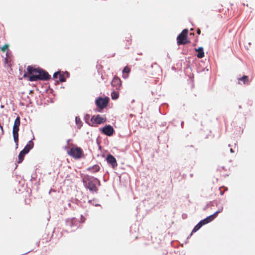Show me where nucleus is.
<instances>
[{
	"instance_id": "f257e3e1",
	"label": "nucleus",
	"mask_w": 255,
	"mask_h": 255,
	"mask_svg": "<svg viewBox=\"0 0 255 255\" xmlns=\"http://www.w3.org/2000/svg\"><path fill=\"white\" fill-rule=\"evenodd\" d=\"M27 74L23 75L24 78H28L30 81H37L39 80H47L50 78V75L47 72L40 68H36L32 66L27 67Z\"/></svg>"
},
{
	"instance_id": "f03ea898",
	"label": "nucleus",
	"mask_w": 255,
	"mask_h": 255,
	"mask_svg": "<svg viewBox=\"0 0 255 255\" xmlns=\"http://www.w3.org/2000/svg\"><path fill=\"white\" fill-rule=\"evenodd\" d=\"M82 181L84 186L88 188L93 192H97L98 188L96 186V183L98 182L100 184L99 180L96 178L89 175H85L82 178Z\"/></svg>"
},
{
	"instance_id": "7ed1b4c3",
	"label": "nucleus",
	"mask_w": 255,
	"mask_h": 255,
	"mask_svg": "<svg viewBox=\"0 0 255 255\" xmlns=\"http://www.w3.org/2000/svg\"><path fill=\"white\" fill-rule=\"evenodd\" d=\"M188 29H184L177 36V43L178 45H185L190 42V40L188 39Z\"/></svg>"
},
{
	"instance_id": "20e7f679",
	"label": "nucleus",
	"mask_w": 255,
	"mask_h": 255,
	"mask_svg": "<svg viewBox=\"0 0 255 255\" xmlns=\"http://www.w3.org/2000/svg\"><path fill=\"white\" fill-rule=\"evenodd\" d=\"M67 153L69 155L75 159H79L82 157L83 152L80 147H73L69 150L67 151Z\"/></svg>"
},
{
	"instance_id": "39448f33",
	"label": "nucleus",
	"mask_w": 255,
	"mask_h": 255,
	"mask_svg": "<svg viewBox=\"0 0 255 255\" xmlns=\"http://www.w3.org/2000/svg\"><path fill=\"white\" fill-rule=\"evenodd\" d=\"M107 119L105 116H101L100 115H94L92 117L91 119V122L92 123V125H90L92 126H94V124L96 125H100L103 123H104L106 122Z\"/></svg>"
},
{
	"instance_id": "423d86ee",
	"label": "nucleus",
	"mask_w": 255,
	"mask_h": 255,
	"mask_svg": "<svg viewBox=\"0 0 255 255\" xmlns=\"http://www.w3.org/2000/svg\"><path fill=\"white\" fill-rule=\"evenodd\" d=\"M109 101V99L108 97H105L104 98L100 97L96 101V104L99 108L101 109H103L105 108Z\"/></svg>"
},
{
	"instance_id": "0eeeda50",
	"label": "nucleus",
	"mask_w": 255,
	"mask_h": 255,
	"mask_svg": "<svg viewBox=\"0 0 255 255\" xmlns=\"http://www.w3.org/2000/svg\"><path fill=\"white\" fill-rule=\"evenodd\" d=\"M113 90L119 91L122 87V81L117 76H115L111 82Z\"/></svg>"
},
{
	"instance_id": "6e6552de",
	"label": "nucleus",
	"mask_w": 255,
	"mask_h": 255,
	"mask_svg": "<svg viewBox=\"0 0 255 255\" xmlns=\"http://www.w3.org/2000/svg\"><path fill=\"white\" fill-rule=\"evenodd\" d=\"M100 130L103 134L109 136H112L114 132V128L111 125H107Z\"/></svg>"
},
{
	"instance_id": "1a4fd4ad",
	"label": "nucleus",
	"mask_w": 255,
	"mask_h": 255,
	"mask_svg": "<svg viewBox=\"0 0 255 255\" xmlns=\"http://www.w3.org/2000/svg\"><path fill=\"white\" fill-rule=\"evenodd\" d=\"M66 75L67 76L69 75V73L68 72H61L58 71L56 72L53 74V78L56 79L58 77L59 81L61 82H63L66 81V79L65 77V75Z\"/></svg>"
},
{
	"instance_id": "9d476101",
	"label": "nucleus",
	"mask_w": 255,
	"mask_h": 255,
	"mask_svg": "<svg viewBox=\"0 0 255 255\" xmlns=\"http://www.w3.org/2000/svg\"><path fill=\"white\" fill-rule=\"evenodd\" d=\"M107 161L108 163L110 164L113 168H115L117 166L118 164L116 158L111 154L107 156L106 158Z\"/></svg>"
},
{
	"instance_id": "9b49d317",
	"label": "nucleus",
	"mask_w": 255,
	"mask_h": 255,
	"mask_svg": "<svg viewBox=\"0 0 255 255\" xmlns=\"http://www.w3.org/2000/svg\"><path fill=\"white\" fill-rule=\"evenodd\" d=\"M222 210H223V208H222L221 210L216 212L214 214L207 217L203 220H202V221H203L204 225L210 223V222L213 221L216 217V216H217L218 213H220L222 211Z\"/></svg>"
},
{
	"instance_id": "f8f14e48",
	"label": "nucleus",
	"mask_w": 255,
	"mask_h": 255,
	"mask_svg": "<svg viewBox=\"0 0 255 255\" xmlns=\"http://www.w3.org/2000/svg\"><path fill=\"white\" fill-rule=\"evenodd\" d=\"M33 146L34 143L31 140L28 141L27 144L26 145V146L24 147V149L22 151H23L25 153L27 154L33 147Z\"/></svg>"
},
{
	"instance_id": "ddd939ff",
	"label": "nucleus",
	"mask_w": 255,
	"mask_h": 255,
	"mask_svg": "<svg viewBox=\"0 0 255 255\" xmlns=\"http://www.w3.org/2000/svg\"><path fill=\"white\" fill-rule=\"evenodd\" d=\"M20 119L19 117H17L14 121L12 130L19 131V127L20 126Z\"/></svg>"
},
{
	"instance_id": "4468645a",
	"label": "nucleus",
	"mask_w": 255,
	"mask_h": 255,
	"mask_svg": "<svg viewBox=\"0 0 255 255\" xmlns=\"http://www.w3.org/2000/svg\"><path fill=\"white\" fill-rule=\"evenodd\" d=\"M249 83V77L248 76H243L242 77L238 78L239 84H246Z\"/></svg>"
},
{
	"instance_id": "2eb2a0df",
	"label": "nucleus",
	"mask_w": 255,
	"mask_h": 255,
	"mask_svg": "<svg viewBox=\"0 0 255 255\" xmlns=\"http://www.w3.org/2000/svg\"><path fill=\"white\" fill-rule=\"evenodd\" d=\"M195 50L198 52V54L197 55V57L198 58H202L204 57V52L203 51V48L202 47H200L198 48H195Z\"/></svg>"
},
{
	"instance_id": "dca6fc26",
	"label": "nucleus",
	"mask_w": 255,
	"mask_h": 255,
	"mask_svg": "<svg viewBox=\"0 0 255 255\" xmlns=\"http://www.w3.org/2000/svg\"><path fill=\"white\" fill-rule=\"evenodd\" d=\"M130 72V68L129 67L127 66L125 67L123 70V78L124 79L127 78Z\"/></svg>"
},
{
	"instance_id": "f3484780",
	"label": "nucleus",
	"mask_w": 255,
	"mask_h": 255,
	"mask_svg": "<svg viewBox=\"0 0 255 255\" xmlns=\"http://www.w3.org/2000/svg\"><path fill=\"white\" fill-rule=\"evenodd\" d=\"M100 167L98 165H94L93 166L88 167L87 170L92 173H96L100 170Z\"/></svg>"
},
{
	"instance_id": "a211bd4d",
	"label": "nucleus",
	"mask_w": 255,
	"mask_h": 255,
	"mask_svg": "<svg viewBox=\"0 0 255 255\" xmlns=\"http://www.w3.org/2000/svg\"><path fill=\"white\" fill-rule=\"evenodd\" d=\"M12 134L14 142L16 146H17L18 143V131L12 130Z\"/></svg>"
},
{
	"instance_id": "6ab92c4d",
	"label": "nucleus",
	"mask_w": 255,
	"mask_h": 255,
	"mask_svg": "<svg viewBox=\"0 0 255 255\" xmlns=\"http://www.w3.org/2000/svg\"><path fill=\"white\" fill-rule=\"evenodd\" d=\"M204 225V224L203 221H201L197 225H196L195 226V227H194V228L193 229V230L192 231V233L197 231Z\"/></svg>"
},
{
	"instance_id": "aec40b11",
	"label": "nucleus",
	"mask_w": 255,
	"mask_h": 255,
	"mask_svg": "<svg viewBox=\"0 0 255 255\" xmlns=\"http://www.w3.org/2000/svg\"><path fill=\"white\" fill-rule=\"evenodd\" d=\"M119 93L118 90H113L111 93V97L113 100H116L119 98Z\"/></svg>"
},
{
	"instance_id": "412c9836",
	"label": "nucleus",
	"mask_w": 255,
	"mask_h": 255,
	"mask_svg": "<svg viewBox=\"0 0 255 255\" xmlns=\"http://www.w3.org/2000/svg\"><path fill=\"white\" fill-rule=\"evenodd\" d=\"M26 154L23 151H21L18 155V163H20L23 160L24 155Z\"/></svg>"
},
{
	"instance_id": "4be33fe9",
	"label": "nucleus",
	"mask_w": 255,
	"mask_h": 255,
	"mask_svg": "<svg viewBox=\"0 0 255 255\" xmlns=\"http://www.w3.org/2000/svg\"><path fill=\"white\" fill-rule=\"evenodd\" d=\"M75 122L77 125L78 126V128H80L82 126V122L81 121L80 118L78 117H76Z\"/></svg>"
},
{
	"instance_id": "5701e85b",
	"label": "nucleus",
	"mask_w": 255,
	"mask_h": 255,
	"mask_svg": "<svg viewBox=\"0 0 255 255\" xmlns=\"http://www.w3.org/2000/svg\"><path fill=\"white\" fill-rule=\"evenodd\" d=\"M8 47L9 45L7 44H5L0 48V49L2 52H5Z\"/></svg>"
},
{
	"instance_id": "b1692460",
	"label": "nucleus",
	"mask_w": 255,
	"mask_h": 255,
	"mask_svg": "<svg viewBox=\"0 0 255 255\" xmlns=\"http://www.w3.org/2000/svg\"><path fill=\"white\" fill-rule=\"evenodd\" d=\"M197 33H198V34H200L201 33V30L199 28H198L197 29Z\"/></svg>"
},
{
	"instance_id": "393cba45",
	"label": "nucleus",
	"mask_w": 255,
	"mask_h": 255,
	"mask_svg": "<svg viewBox=\"0 0 255 255\" xmlns=\"http://www.w3.org/2000/svg\"><path fill=\"white\" fill-rule=\"evenodd\" d=\"M231 151L233 152L232 149H231Z\"/></svg>"
}]
</instances>
